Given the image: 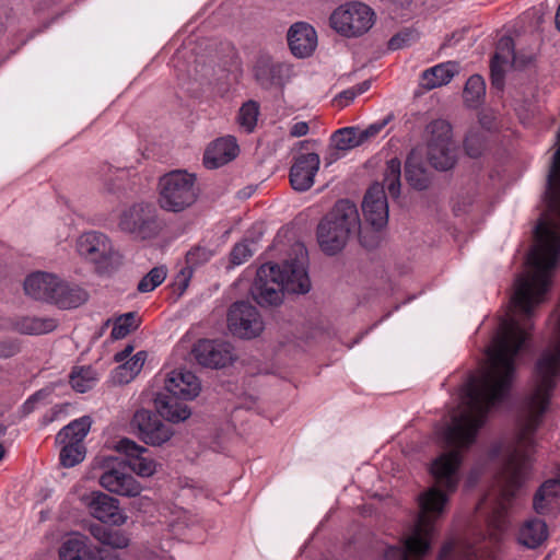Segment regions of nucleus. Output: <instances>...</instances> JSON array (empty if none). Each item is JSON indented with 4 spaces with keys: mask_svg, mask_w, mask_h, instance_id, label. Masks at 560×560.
Returning <instances> with one entry per match:
<instances>
[{
    "mask_svg": "<svg viewBox=\"0 0 560 560\" xmlns=\"http://www.w3.org/2000/svg\"><path fill=\"white\" fill-rule=\"evenodd\" d=\"M4 455V448H3V445L0 443V460L2 459Z\"/></svg>",
    "mask_w": 560,
    "mask_h": 560,
    "instance_id": "obj_59",
    "label": "nucleus"
},
{
    "mask_svg": "<svg viewBox=\"0 0 560 560\" xmlns=\"http://www.w3.org/2000/svg\"><path fill=\"white\" fill-rule=\"evenodd\" d=\"M319 162L316 153L301 154L295 158L290 168V183L294 190L306 191L313 186Z\"/></svg>",
    "mask_w": 560,
    "mask_h": 560,
    "instance_id": "obj_20",
    "label": "nucleus"
},
{
    "mask_svg": "<svg viewBox=\"0 0 560 560\" xmlns=\"http://www.w3.org/2000/svg\"><path fill=\"white\" fill-rule=\"evenodd\" d=\"M88 300V293L78 284L69 283L60 278L57 281L51 304L59 308L69 310L82 305Z\"/></svg>",
    "mask_w": 560,
    "mask_h": 560,
    "instance_id": "obj_26",
    "label": "nucleus"
},
{
    "mask_svg": "<svg viewBox=\"0 0 560 560\" xmlns=\"http://www.w3.org/2000/svg\"><path fill=\"white\" fill-rule=\"evenodd\" d=\"M62 444V448L60 451V463L65 467H73L81 463L85 456V446L83 443L79 442H69L68 440L65 442H59Z\"/></svg>",
    "mask_w": 560,
    "mask_h": 560,
    "instance_id": "obj_39",
    "label": "nucleus"
},
{
    "mask_svg": "<svg viewBox=\"0 0 560 560\" xmlns=\"http://www.w3.org/2000/svg\"><path fill=\"white\" fill-rule=\"evenodd\" d=\"M145 359L147 353L144 351H139L129 360L119 365L117 368L119 382L129 383L132 381L142 370Z\"/></svg>",
    "mask_w": 560,
    "mask_h": 560,
    "instance_id": "obj_38",
    "label": "nucleus"
},
{
    "mask_svg": "<svg viewBox=\"0 0 560 560\" xmlns=\"http://www.w3.org/2000/svg\"><path fill=\"white\" fill-rule=\"evenodd\" d=\"M259 115V105L255 101H248L243 104L238 113V124L247 132L254 131Z\"/></svg>",
    "mask_w": 560,
    "mask_h": 560,
    "instance_id": "obj_42",
    "label": "nucleus"
},
{
    "mask_svg": "<svg viewBox=\"0 0 560 560\" xmlns=\"http://www.w3.org/2000/svg\"><path fill=\"white\" fill-rule=\"evenodd\" d=\"M363 222L374 226H387L388 202L384 185L372 184L366 190L362 201Z\"/></svg>",
    "mask_w": 560,
    "mask_h": 560,
    "instance_id": "obj_15",
    "label": "nucleus"
},
{
    "mask_svg": "<svg viewBox=\"0 0 560 560\" xmlns=\"http://www.w3.org/2000/svg\"><path fill=\"white\" fill-rule=\"evenodd\" d=\"M253 256V249L246 242L236 244L231 252V262L233 265H242Z\"/></svg>",
    "mask_w": 560,
    "mask_h": 560,
    "instance_id": "obj_48",
    "label": "nucleus"
},
{
    "mask_svg": "<svg viewBox=\"0 0 560 560\" xmlns=\"http://www.w3.org/2000/svg\"><path fill=\"white\" fill-rule=\"evenodd\" d=\"M350 151V126L336 130L330 137L324 161L326 166L346 156Z\"/></svg>",
    "mask_w": 560,
    "mask_h": 560,
    "instance_id": "obj_31",
    "label": "nucleus"
},
{
    "mask_svg": "<svg viewBox=\"0 0 560 560\" xmlns=\"http://www.w3.org/2000/svg\"><path fill=\"white\" fill-rule=\"evenodd\" d=\"M96 381V372L92 366H75L70 373V384L79 393L92 389Z\"/></svg>",
    "mask_w": 560,
    "mask_h": 560,
    "instance_id": "obj_34",
    "label": "nucleus"
},
{
    "mask_svg": "<svg viewBox=\"0 0 560 560\" xmlns=\"http://www.w3.org/2000/svg\"><path fill=\"white\" fill-rule=\"evenodd\" d=\"M238 154L236 139L232 136L222 137L211 142L205 151L203 164L209 170L218 168Z\"/></svg>",
    "mask_w": 560,
    "mask_h": 560,
    "instance_id": "obj_24",
    "label": "nucleus"
},
{
    "mask_svg": "<svg viewBox=\"0 0 560 560\" xmlns=\"http://www.w3.org/2000/svg\"><path fill=\"white\" fill-rule=\"evenodd\" d=\"M58 556L60 560H118V556L106 548L96 547L81 534H72L61 542Z\"/></svg>",
    "mask_w": 560,
    "mask_h": 560,
    "instance_id": "obj_12",
    "label": "nucleus"
},
{
    "mask_svg": "<svg viewBox=\"0 0 560 560\" xmlns=\"http://www.w3.org/2000/svg\"><path fill=\"white\" fill-rule=\"evenodd\" d=\"M288 44L295 57L311 56L317 46L315 28L305 22L293 24L288 32Z\"/></svg>",
    "mask_w": 560,
    "mask_h": 560,
    "instance_id": "obj_22",
    "label": "nucleus"
},
{
    "mask_svg": "<svg viewBox=\"0 0 560 560\" xmlns=\"http://www.w3.org/2000/svg\"><path fill=\"white\" fill-rule=\"evenodd\" d=\"M405 177L408 184L416 190H425L431 185V174L418 161L415 151L406 160Z\"/></svg>",
    "mask_w": 560,
    "mask_h": 560,
    "instance_id": "obj_29",
    "label": "nucleus"
},
{
    "mask_svg": "<svg viewBox=\"0 0 560 560\" xmlns=\"http://www.w3.org/2000/svg\"><path fill=\"white\" fill-rule=\"evenodd\" d=\"M329 24L338 34L350 37V4L345 3L337 8L329 18Z\"/></svg>",
    "mask_w": 560,
    "mask_h": 560,
    "instance_id": "obj_40",
    "label": "nucleus"
},
{
    "mask_svg": "<svg viewBox=\"0 0 560 560\" xmlns=\"http://www.w3.org/2000/svg\"><path fill=\"white\" fill-rule=\"evenodd\" d=\"M308 254L302 243H295L289 258L281 265L264 264L256 273L250 288V294L261 306L278 305L282 301L283 292L307 293L311 280L307 272Z\"/></svg>",
    "mask_w": 560,
    "mask_h": 560,
    "instance_id": "obj_2",
    "label": "nucleus"
},
{
    "mask_svg": "<svg viewBox=\"0 0 560 560\" xmlns=\"http://www.w3.org/2000/svg\"><path fill=\"white\" fill-rule=\"evenodd\" d=\"M133 350V347L132 346H127L124 350L117 352L115 354V361L116 362H126L127 359L129 358V355L131 354Z\"/></svg>",
    "mask_w": 560,
    "mask_h": 560,
    "instance_id": "obj_54",
    "label": "nucleus"
},
{
    "mask_svg": "<svg viewBox=\"0 0 560 560\" xmlns=\"http://www.w3.org/2000/svg\"><path fill=\"white\" fill-rule=\"evenodd\" d=\"M350 236V200L340 199L317 225L319 248L329 256L341 252Z\"/></svg>",
    "mask_w": 560,
    "mask_h": 560,
    "instance_id": "obj_4",
    "label": "nucleus"
},
{
    "mask_svg": "<svg viewBox=\"0 0 560 560\" xmlns=\"http://www.w3.org/2000/svg\"><path fill=\"white\" fill-rule=\"evenodd\" d=\"M228 326L234 336L243 339H253L259 336L265 327L258 310L244 301L235 302L230 307Z\"/></svg>",
    "mask_w": 560,
    "mask_h": 560,
    "instance_id": "obj_9",
    "label": "nucleus"
},
{
    "mask_svg": "<svg viewBox=\"0 0 560 560\" xmlns=\"http://www.w3.org/2000/svg\"><path fill=\"white\" fill-rule=\"evenodd\" d=\"M518 59L520 60H524V61H527L529 57H532L534 59V55H522V54H518L517 55Z\"/></svg>",
    "mask_w": 560,
    "mask_h": 560,
    "instance_id": "obj_58",
    "label": "nucleus"
},
{
    "mask_svg": "<svg viewBox=\"0 0 560 560\" xmlns=\"http://www.w3.org/2000/svg\"><path fill=\"white\" fill-rule=\"evenodd\" d=\"M556 25H557V28L560 31V4H559V8H558L557 14H556Z\"/></svg>",
    "mask_w": 560,
    "mask_h": 560,
    "instance_id": "obj_57",
    "label": "nucleus"
},
{
    "mask_svg": "<svg viewBox=\"0 0 560 560\" xmlns=\"http://www.w3.org/2000/svg\"><path fill=\"white\" fill-rule=\"evenodd\" d=\"M349 101H350V90H345L332 100V105L335 107H343V106L348 105Z\"/></svg>",
    "mask_w": 560,
    "mask_h": 560,
    "instance_id": "obj_52",
    "label": "nucleus"
},
{
    "mask_svg": "<svg viewBox=\"0 0 560 560\" xmlns=\"http://www.w3.org/2000/svg\"><path fill=\"white\" fill-rule=\"evenodd\" d=\"M486 93V83L481 75H471L464 88L463 97L470 107H476Z\"/></svg>",
    "mask_w": 560,
    "mask_h": 560,
    "instance_id": "obj_37",
    "label": "nucleus"
},
{
    "mask_svg": "<svg viewBox=\"0 0 560 560\" xmlns=\"http://www.w3.org/2000/svg\"><path fill=\"white\" fill-rule=\"evenodd\" d=\"M117 451L126 456L128 467L141 477H150L156 470V463L149 451L135 441L124 438L117 443Z\"/></svg>",
    "mask_w": 560,
    "mask_h": 560,
    "instance_id": "obj_17",
    "label": "nucleus"
},
{
    "mask_svg": "<svg viewBox=\"0 0 560 560\" xmlns=\"http://www.w3.org/2000/svg\"><path fill=\"white\" fill-rule=\"evenodd\" d=\"M486 145V133L480 128L471 129L464 141V149L470 158H479Z\"/></svg>",
    "mask_w": 560,
    "mask_h": 560,
    "instance_id": "obj_43",
    "label": "nucleus"
},
{
    "mask_svg": "<svg viewBox=\"0 0 560 560\" xmlns=\"http://www.w3.org/2000/svg\"><path fill=\"white\" fill-rule=\"evenodd\" d=\"M308 124L305 121H298L293 124L290 128V136L291 137H302L307 135L308 132Z\"/></svg>",
    "mask_w": 560,
    "mask_h": 560,
    "instance_id": "obj_51",
    "label": "nucleus"
},
{
    "mask_svg": "<svg viewBox=\"0 0 560 560\" xmlns=\"http://www.w3.org/2000/svg\"><path fill=\"white\" fill-rule=\"evenodd\" d=\"M118 225L121 231L140 240L155 238L164 228L156 209L149 203H135L122 211Z\"/></svg>",
    "mask_w": 560,
    "mask_h": 560,
    "instance_id": "obj_6",
    "label": "nucleus"
},
{
    "mask_svg": "<svg viewBox=\"0 0 560 560\" xmlns=\"http://www.w3.org/2000/svg\"><path fill=\"white\" fill-rule=\"evenodd\" d=\"M550 288L515 285L511 310L487 348V362L464 386L460 404L452 415L451 423L438 432L444 444L453 450L433 460L430 470L434 485L418 497L417 522L402 546L389 547L384 560H422L429 553L435 524L446 512L448 495L456 490L459 481V451L475 443L489 411L509 395L516 357L526 347L533 329L534 311L546 300Z\"/></svg>",
    "mask_w": 560,
    "mask_h": 560,
    "instance_id": "obj_1",
    "label": "nucleus"
},
{
    "mask_svg": "<svg viewBox=\"0 0 560 560\" xmlns=\"http://www.w3.org/2000/svg\"><path fill=\"white\" fill-rule=\"evenodd\" d=\"M192 354L200 365L211 369L225 368L235 359L233 346L223 340L201 339L194 345Z\"/></svg>",
    "mask_w": 560,
    "mask_h": 560,
    "instance_id": "obj_13",
    "label": "nucleus"
},
{
    "mask_svg": "<svg viewBox=\"0 0 560 560\" xmlns=\"http://www.w3.org/2000/svg\"><path fill=\"white\" fill-rule=\"evenodd\" d=\"M48 395L49 392L46 389L37 390L24 402V408L31 411L37 401L45 399Z\"/></svg>",
    "mask_w": 560,
    "mask_h": 560,
    "instance_id": "obj_50",
    "label": "nucleus"
},
{
    "mask_svg": "<svg viewBox=\"0 0 560 560\" xmlns=\"http://www.w3.org/2000/svg\"><path fill=\"white\" fill-rule=\"evenodd\" d=\"M160 411L153 412L147 409L138 410L132 418V425L138 430L142 442L153 446H160L173 436L174 431L171 424L165 423Z\"/></svg>",
    "mask_w": 560,
    "mask_h": 560,
    "instance_id": "obj_10",
    "label": "nucleus"
},
{
    "mask_svg": "<svg viewBox=\"0 0 560 560\" xmlns=\"http://www.w3.org/2000/svg\"><path fill=\"white\" fill-rule=\"evenodd\" d=\"M401 163L397 158L390 159L386 163L384 171V185L386 186L388 194L393 198L400 196L401 188Z\"/></svg>",
    "mask_w": 560,
    "mask_h": 560,
    "instance_id": "obj_36",
    "label": "nucleus"
},
{
    "mask_svg": "<svg viewBox=\"0 0 560 560\" xmlns=\"http://www.w3.org/2000/svg\"><path fill=\"white\" fill-rule=\"evenodd\" d=\"M551 479L557 481V485L560 486V465L557 467L555 476Z\"/></svg>",
    "mask_w": 560,
    "mask_h": 560,
    "instance_id": "obj_56",
    "label": "nucleus"
},
{
    "mask_svg": "<svg viewBox=\"0 0 560 560\" xmlns=\"http://www.w3.org/2000/svg\"><path fill=\"white\" fill-rule=\"evenodd\" d=\"M59 277L54 273L37 271L24 281L25 294L34 300L50 303Z\"/></svg>",
    "mask_w": 560,
    "mask_h": 560,
    "instance_id": "obj_25",
    "label": "nucleus"
},
{
    "mask_svg": "<svg viewBox=\"0 0 560 560\" xmlns=\"http://www.w3.org/2000/svg\"><path fill=\"white\" fill-rule=\"evenodd\" d=\"M390 120L392 115L387 116L381 122L370 125L362 131H359L357 128L352 127V148L364 143L372 137H375Z\"/></svg>",
    "mask_w": 560,
    "mask_h": 560,
    "instance_id": "obj_46",
    "label": "nucleus"
},
{
    "mask_svg": "<svg viewBox=\"0 0 560 560\" xmlns=\"http://www.w3.org/2000/svg\"><path fill=\"white\" fill-rule=\"evenodd\" d=\"M430 128L431 138L427 149L428 162L438 171H447L455 165L457 159L451 125L444 120H435Z\"/></svg>",
    "mask_w": 560,
    "mask_h": 560,
    "instance_id": "obj_7",
    "label": "nucleus"
},
{
    "mask_svg": "<svg viewBox=\"0 0 560 560\" xmlns=\"http://www.w3.org/2000/svg\"><path fill=\"white\" fill-rule=\"evenodd\" d=\"M418 39V33L411 30H404L393 36L388 42V48L392 50L408 47Z\"/></svg>",
    "mask_w": 560,
    "mask_h": 560,
    "instance_id": "obj_47",
    "label": "nucleus"
},
{
    "mask_svg": "<svg viewBox=\"0 0 560 560\" xmlns=\"http://www.w3.org/2000/svg\"><path fill=\"white\" fill-rule=\"evenodd\" d=\"M290 72L289 65L273 61L267 54H260L254 65V77L257 83L265 89L282 85L290 77Z\"/></svg>",
    "mask_w": 560,
    "mask_h": 560,
    "instance_id": "obj_18",
    "label": "nucleus"
},
{
    "mask_svg": "<svg viewBox=\"0 0 560 560\" xmlns=\"http://www.w3.org/2000/svg\"><path fill=\"white\" fill-rule=\"evenodd\" d=\"M91 418L88 416L81 417L73 420L68 425L63 427L56 436L57 442H79L83 443V440L88 435L91 428Z\"/></svg>",
    "mask_w": 560,
    "mask_h": 560,
    "instance_id": "obj_33",
    "label": "nucleus"
},
{
    "mask_svg": "<svg viewBox=\"0 0 560 560\" xmlns=\"http://www.w3.org/2000/svg\"><path fill=\"white\" fill-rule=\"evenodd\" d=\"M78 252L101 271H107L120 261V256L114 249L110 240L96 231L83 233L79 237Z\"/></svg>",
    "mask_w": 560,
    "mask_h": 560,
    "instance_id": "obj_8",
    "label": "nucleus"
},
{
    "mask_svg": "<svg viewBox=\"0 0 560 560\" xmlns=\"http://www.w3.org/2000/svg\"><path fill=\"white\" fill-rule=\"evenodd\" d=\"M89 532L101 544L114 549H124L129 545V538L118 529L107 528L101 524H92Z\"/></svg>",
    "mask_w": 560,
    "mask_h": 560,
    "instance_id": "obj_32",
    "label": "nucleus"
},
{
    "mask_svg": "<svg viewBox=\"0 0 560 560\" xmlns=\"http://www.w3.org/2000/svg\"><path fill=\"white\" fill-rule=\"evenodd\" d=\"M80 500L89 514L104 524L120 526L127 521L119 501L102 491L83 493Z\"/></svg>",
    "mask_w": 560,
    "mask_h": 560,
    "instance_id": "obj_11",
    "label": "nucleus"
},
{
    "mask_svg": "<svg viewBox=\"0 0 560 560\" xmlns=\"http://www.w3.org/2000/svg\"><path fill=\"white\" fill-rule=\"evenodd\" d=\"M549 537L548 526L545 521L534 518L526 522L520 530V542L528 549H536Z\"/></svg>",
    "mask_w": 560,
    "mask_h": 560,
    "instance_id": "obj_28",
    "label": "nucleus"
},
{
    "mask_svg": "<svg viewBox=\"0 0 560 560\" xmlns=\"http://www.w3.org/2000/svg\"><path fill=\"white\" fill-rule=\"evenodd\" d=\"M376 22L375 11L361 1H352V37L368 33Z\"/></svg>",
    "mask_w": 560,
    "mask_h": 560,
    "instance_id": "obj_30",
    "label": "nucleus"
},
{
    "mask_svg": "<svg viewBox=\"0 0 560 560\" xmlns=\"http://www.w3.org/2000/svg\"><path fill=\"white\" fill-rule=\"evenodd\" d=\"M510 62L515 68H525L533 62V58L529 57L527 61L520 60L514 51L513 39L510 36H503L499 39L490 62L491 84L498 90L503 89L504 67Z\"/></svg>",
    "mask_w": 560,
    "mask_h": 560,
    "instance_id": "obj_14",
    "label": "nucleus"
},
{
    "mask_svg": "<svg viewBox=\"0 0 560 560\" xmlns=\"http://www.w3.org/2000/svg\"><path fill=\"white\" fill-rule=\"evenodd\" d=\"M385 229L386 226H374L362 222L358 234L360 245L368 250L377 248L384 240Z\"/></svg>",
    "mask_w": 560,
    "mask_h": 560,
    "instance_id": "obj_35",
    "label": "nucleus"
},
{
    "mask_svg": "<svg viewBox=\"0 0 560 560\" xmlns=\"http://www.w3.org/2000/svg\"><path fill=\"white\" fill-rule=\"evenodd\" d=\"M212 256L213 252L206 246L197 245L188 250L185 258L186 266L176 275L172 284L173 291L182 295L188 288L194 271L207 264Z\"/></svg>",
    "mask_w": 560,
    "mask_h": 560,
    "instance_id": "obj_21",
    "label": "nucleus"
},
{
    "mask_svg": "<svg viewBox=\"0 0 560 560\" xmlns=\"http://www.w3.org/2000/svg\"><path fill=\"white\" fill-rule=\"evenodd\" d=\"M557 481L552 480L551 478L546 480L537 490L534 497V509L537 513L542 514L546 511L547 504L546 501H548L551 498H555L558 493Z\"/></svg>",
    "mask_w": 560,
    "mask_h": 560,
    "instance_id": "obj_44",
    "label": "nucleus"
},
{
    "mask_svg": "<svg viewBox=\"0 0 560 560\" xmlns=\"http://www.w3.org/2000/svg\"><path fill=\"white\" fill-rule=\"evenodd\" d=\"M166 276L167 269L165 266L154 267L145 276L142 277L138 283L137 290L140 293L152 292L164 282Z\"/></svg>",
    "mask_w": 560,
    "mask_h": 560,
    "instance_id": "obj_41",
    "label": "nucleus"
},
{
    "mask_svg": "<svg viewBox=\"0 0 560 560\" xmlns=\"http://www.w3.org/2000/svg\"><path fill=\"white\" fill-rule=\"evenodd\" d=\"M459 63L456 61H447L427 69L422 73V86L425 90L447 84L458 72Z\"/></svg>",
    "mask_w": 560,
    "mask_h": 560,
    "instance_id": "obj_27",
    "label": "nucleus"
},
{
    "mask_svg": "<svg viewBox=\"0 0 560 560\" xmlns=\"http://www.w3.org/2000/svg\"><path fill=\"white\" fill-rule=\"evenodd\" d=\"M58 322L52 317L15 316L8 318L2 328L21 335H44L54 331Z\"/></svg>",
    "mask_w": 560,
    "mask_h": 560,
    "instance_id": "obj_23",
    "label": "nucleus"
},
{
    "mask_svg": "<svg viewBox=\"0 0 560 560\" xmlns=\"http://www.w3.org/2000/svg\"><path fill=\"white\" fill-rule=\"evenodd\" d=\"M371 86L370 80H365L362 83L358 84L357 86L352 88V100L357 95H361L365 93Z\"/></svg>",
    "mask_w": 560,
    "mask_h": 560,
    "instance_id": "obj_53",
    "label": "nucleus"
},
{
    "mask_svg": "<svg viewBox=\"0 0 560 560\" xmlns=\"http://www.w3.org/2000/svg\"><path fill=\"white\" fill-rule=\"evenodd\" d=\"M453 548L454 546L452 542L445 544L439 553V560H446L453 552Z\"/></svg>",
    "mask_w": 560,
    "mask_h": 560,
    "instance_id": "obj_55",
    "label": "nucleus"
},
{
    "mask_svg": "<svg viewBox=\"0 0 560 560\" xmlns=\"http://www.w3.org/2000/svg\"><path fill=\"white\" fill-rule=\"evenodd\" d=\"M557 145L547 177V210L538 221H560V128L557 132Z\"/></svg>",
    "mask_w": 560,
    "mask_h": 560,
    "instance_id": "obj_16",
    "label": "nucleus"
},
{
    "mask_svg": "<svg viewBox=\"0 0 560 560\" xmlns=\"http://www.w3.org/2000/svg\"><path fill=\"white\" fill-rule=\"evenodd\" d=\"M138 327V317L133 312L119 316L113 326L110 336L113 339H122Z\"/></svg>",
    "mask_w": 560,
    "mask_h": 560,
    "instance_id": "obj_45",
    "label": "nucleus"
},
{
    "mask_svg": "<svg viewBox=\"0 0 560 560\" xmlns=\"http://www.w3.org/2000/svg\"><path fill=\"white\" fill-rule=\"evenodd\" d=\"M20 352V345L18 340L4 339L0 340V358L9 359Z\"/></svg>",
    "mask_w": 560,
    "mask_h": 560,
    "instance_id": "obj_49",
    "label": "nucleus"
},
{
    "mask_svg": "<svg viewBox=\"0 0 560 560\" xmlns=\"http://www.w3.org/2000/svg\"><path fill=\"white\" fill-rule=\"evenodd\" d=\"M164 389L165 393L155 397L156 410L170 422H180L189 418L190 409L184 401L192 400L199 395V378L190 371L173 370L165 378Z\"/></svg>",
    "mask_w": 560,
    "mask_h": 560,
    "instance_id": "obj_3",
    "label": "nucleus"
},
{
    "mask_svg": "<svg viewBox=\"0 0 560 560\" xmlns=\"http://www.w3.org/2000/svg\"><path fill=\"white\" fill-rule=\"evenodd\" d=\"M100 485L107 491L133 498L141 493L140 482L122 467H113L105 470L100 477Z\"/></svg>",
    "mask_w": 560,
    "mask_h": 560,
    "instance_id": "obj_19",
    "label": "nucleus"
},
{
    "mask_svg": "<svg viewBox=\"0 0 560 560\" xmlns=\"http://www.w3.org/2000/svg\"><path fill=\"white\" fill-rule=\"evenodd\" d=\"M198 198L196 176L187 171H172L160 178L159 205L170 212H182Z\"/></svg>",
    "mask_w": 560,
    "mask_h": 560,
    "instance_id": "obj_5",
    "label": "nucleus"
}]
</instances>
